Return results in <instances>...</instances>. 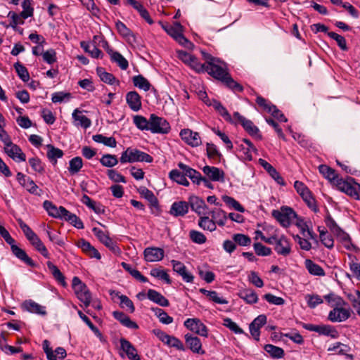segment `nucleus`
I'll use <instances>...</instances> for the list:
<instances>
[{
	"instance_id": "nucleus-64",
	"label": "nucleus",
	"mask_w": 360,
	"mask_h": 360,
	"mask_svg": "<svg viewBox=\"0 0 360 360\" xmlns=\"http://www.w3.org/2000/svg\"><path fill=\"white\" fill-rule=\"evenodd\" d=\"M255 101L263 110L268 113H270L274 109L275 105L261 96H257Z\"/></svg>"
},
{
	"instance_id": "nucleus-51",
	"label": "nucleus",
	"mask_w": 360,
	"mask_h": 360,
	"mask_svg": "<svg viewBox=\"0 0 360 360\" xmlns=\"http://www.w3.org/2000/svg\"><path fill=\"white\" fill-rule=\"evenodd\" d=\"M152 310L159 319L160 322L163 324H170L173 322L174 319L172 316H169L167 313L160 308H153Z\"/></svg>"
},
{
	"instance_id": "nucleus-61",
	"label": "nucleus",
	"mask_w": 360,
	"mask_h": 360,
	"mask_svg": "<svg viewBox=\"0 0 360 360\" xmlns=\"http://www.w3.org/2000/svg\"><path fill=\"white\" fill-rule=\"evenodd\" d=\"M14 68L18 77L23 81L27 82L30 79V74L27 69L20 63L17 62L14 64Z\"/></svg>"
},
{
	"instance_id": "nucleus-41",
	"label": "nucleus",
	"mask_w": 360,
	"mask_h": 360,
	"mask_svg": "<svg viewBox=\"0 0 360 360\" xmlns=\"http://www.w3.org/2000/svg\"><path fill=\"white\" fill-rule=\"evenodd\" d=\"M96 72L101 80L108 84H114L115 82L119 84V81L116 79L114 75L111 73L107 72L105 71L103 68H97Z\"/></svg>"
},
{
	"instance_id": "nucleus-19",
	"label": "nucleus",
	"mask_w": 360,
	"mask_h": 360,
	"mask_svg": "<svg viewBox=\"0 0 360 360\" xmlns=\"http://www.w3.org/2000/svg\"><path fill=\"white\" fill-rule=\"evenodd\" d=\"M120 342V349L125 353L130 360H141V357L139 355L136 349L129 340L124 338H121Z\"/></svg>"
},
{
	"instance_id": "nucleus-58",
	"label": "nucleus",
	"mask_w": 360,
	"mask_h": 360,
	"mask_svg": "<svg viewBox=\"0 0 360 360\" xmlns=\"http://www.w3.org/2000/svg\"><path fill=\"white\" fill-rule=\"evenodd\" d=\"M243 142L245 143L247 146V149L244 152L243 158L245 160L250 161L252 160V152L255 153V154H257L258 150L249 139H243Z\"/></svg>"
},
{
	"instance_id": "nucleus-63",
	"label": "nucleus",
	"mask_w": 360,
	"mask_h": 360,
	"mask_svg": "<svg viewBox=\"0 0 360 360\" xmlns=\"http://www.w3.org/2000/svg\"><path fill=\"white\" fill-rule=\"evenodd\" d=\"M222 200L228 206L233 208L235 210L240 212H243L245 211L244 207L233 198L228 195H223Z\"/></svg>"
},
{
	"instance_id": "nucleus-22",
	"label": "nucleus",
	"mask_w": 360,
	"mask_h": 360,
	"mask_svg": "<svg viewBox=\"0 0 360 360\" xmlns=\"http://www.w3.org/2000/svg\"><path fill=\"white\" fill-rule=\"evenodd\" d=\"M318 168L323 176L328 179L333 186H335L337 181L341 178L334 169L326 165H321Z\"/></svg>"
},
{
	"instance_id": "nucleus-23",
	"label": "nucleus",
	"mask_w": 360,
	"mask_h": 360,
	"mask_svg": "<svg viewBox=\"0 0 360 360\" xmlns=\"http://www.w3.org/2000/svg\"><path fill=\"white\" fill-rule=\"evenodd\" d=\"M77 245L91 258H96L97 259H100L101 258L99 252L86 240L83 238L79 239L77 242Z\"/></svg>"
},
{
	"instance_id": "nucleus-33",
	"label": "nucleus",
	"mask_w": 360,
	"mask_h": 360,
	"mask_svg": "<svg viewBox=\"0 0 360 360\" xmlns=\"http://www.w3.org/2000/svg\"><path fill=\"white\" fill-rule=\"evenodd\" d=\"M147 297L150 300L159 304L161 307H168L169 305V300L162 294L155 290H148Z\"/></svg>"
},
{
	"instance_id": "nucleus-14",
	"label": "nucleus",
	"mask_w": 360,
	"mask_h": 360,
	"mask_svg": "<svg viewBox=\"0 0 360 360\" xmlns=\"http://www.w3.org/2000/svg\"><path fill=\"white\" fill-rule=\"evenodd\" d=\"M144 259L148 262H154L162 260L165 256V252L162 248L149 247L143 251Z\"/></svg>"
},
{
	"instance_id": "nucleus-8",
	"label": "nucleus",
	"mask_w": 360,
	"mask_h": 360,
	"mask_svg": "<svg viewBox=\"0 0 360 360\" xmlns=\"http://www.w3.org/2000/svg\"><path fill=\"white\" fill-rule=\"evenodd\" d=\"M170 129L169 122L165 118L155 114L150 115L149 131L152 133L165 134L170 131Z\"/></svg>"
},
{
	"instance_id": "nucleus-18",
	"label": "nucleus",
	"mask_w": 360,
	"mask_h": 360,
	"mask_svg": "<svg viewBox=\"0 0 360 360\" xmlns=\"http://www.w3.org/2000/svg\"><path fill=\"white\" fill-rule=\"evenodd\" d=\"M266 323V316L264 314L259 315L250 324V332L254 339L257 341L259 340V329Z\"/></svg>"
},
{
	"instance_id": "nucleus-12",
	"label": "nucleus",
	"mask_w": 360,
	"mask_h": 360,
	"mask_svg": "<svg viewBox=\"0 0 360 360\" xmlns=\"http://www.w3.org/2000/svg\"><path fill=\"white\" fill-rule=\"evenodd\" d=\"M138 191L149 202L152 213L158 214L160 212V207L158 200L154 193L146 187H140Z\"/></svg>"
},
{
	"instance_id": "nucleus-62",
	"label": "nucleus",
	"mask_w": 360,
	"mask_h": 360,
	"mask_svg": "<svg viewBox=\"0 0 360 360\" xmlns=\"http://www.w3.org/2000/svg\"><path fill=\"white\" fill-rule=\"evenodd\" d=\"M34 248L39 252L44 257L49 258L50 255L40 238L37 236L30 243Z\"/></svg>"
},
{
	"instance_id": "nucleus-59",
	"label": "nucleus",
	"mask_w": 360,
	"mask_h": 360,
	"mask_svg": "<svg viewBox=\"0 0 360 360\" xmlns=\"http://www.w3.org/2000/svg\"><path fill=\"white\" fill-rule=\"evenodd\" d=\"M102 165L107 167H112L118 163V160L115 155L105 154L100 159Z\"/></svg>"
},
{
	"instance_id": "nucleus-53",
	"label": "nucleus",
	"mask_w": 360,
	"mask_h": 360,
	"mask_svg": "<svg viewBox=\"0 0 360 360\" xmlns=\"http://www.w3.org/2000/svg\"><path fill=\"white\" fill-rule=\"evenodd\" d=\"M133 121L136 127L140 130L149 131L150 119L147 120L142 115H135L133 117Z\"/></svg>"
},
{
	"instance_id": "nucleus-44",
	"label": "nucleus",
	"mask_w": 360,
	"mask_h": 360,
	"mask_svg": "<svg viewBox=\"0 0 360 360\" xmlns=\"http://www.w3.org/2000/svg\"><path fill=\"white\" fill-rule=\"evenodd\" d=\"M264 349L274 359H281L284 356V350L282 348L271 344L265 345Z\"/></svg>"
},
{
	"instance_id": "nucleus-11",
	"label": "nucleus",
	"mask_w": 360,
	"mask_h": 360,
	"mask_svg": "<svg viewBox=\"0 0 360 360\" xmlns=\"http://www.w3.org/2000/svg\"><path fill=\"white\" fill-rule=\"evenodd\" d=\"M351 316L349 307L345 306L335 307L330 311L328 319L331 322H342L348 319Z\"/></svg>"
},
{
	"instance_id": "nucleus-3",
	"label": "nucleus",
	"mask_w": 360,
	"mask_h": 360,
	"mask_svg": "<svg viewBox=\"0 0 360 360\" xmlns=\"http://www.w3.org/2000/svg\"><path fill=\"white\" fill-rule=\"evenodd\" d=\"M120 161L121 163H131L136 162H146L150 163L153 161V158L145 152L141 151L136 148L129 147L122 152Z\"/></svg>"
},
{
	"instance_id": "nucleus-50",
	"label": "nucleus",
	"mask_w": 360,
	"mask_h": 360,
	"mask_svg": "<svg viewBox=\"0 0 360 360\" xmlns=\"http://www.w3.org/2000/svg\"><path fill=\"white\" fill-rule=\"evenodd\" d=\"M110 59L112 62L116 63L122 70H126L129 66L127 60L117 51L111 53Z\"/></svg>"
},
{
	"instance_id": "nucleus-39",
	"label": "nucleus",
	"mask_w": 360,
	"mask_h": 360,
	"mask_svg": "<svg viewBox=\"0 0 360 360\" xmlns=\"http://www.w3.org/2000/svg\"><path fill=\"white\" fill-rule=\"evenodd\" d=\"M116 29L118 32V33L127 39L128 41H131V39L132 41H134V35L132 33V32L120 20H117L115 23Z\"/></svg>"
},
{
	"instance_id": "nucleus-6",
	"label": "nucleus",
	"mask_w": 360,
	"mask_h": 360,
	"mask_svg": "<svg viewBox=\"0 0 360 360\" xmlns=\"http://www.w3.org/2000/svg\"><path fill=\"white\" fill-rule=\"evenodd\" d=\"M357 184L355 179L352 177L347 176L345 179L343 178H340L338 181H337L335 186L340 191L346 193L351 198L359 200V195L357 193V186L356 185Z\"/></svg>"
},
{
	"instance_id": "nucleus-34",
	"label": "nucleus",
	"mask_w": 360,
	"mask_h": 360,
	"mask_svg": "<svg viewBox=\"0 0 360 360\" xmlns=\"http://www.w3.org/2000/svg\"><path fill=\"white\" fill-rule=\"evenodd\" d=\"M323 298L328 304L333 308L345 306L347 304L340 296L333 292H330L328 295H324Z\"/></svg>"
},
{
	"instance_id": "nucleus-46",
	"label": "nucleus",
	"mask_w": 360,
	"mask_h": 360,
	"mask_svg": "<svg viewBox=\"0 0 360 360\" xmlns=\"http://www.w3.org/2000/svg\"><path fill=\"white\" fill-rule=\"evenodd\" d=\"M92 139L96 143H103L106 146L115 148L117 146V141L112 136L106 137L102 134L94 135Z\"/></svg>"
},
{
	"instance_id": "nucleus-31",
	"label": "nucleus",
	"mask_w": 360,
	"mask_h": 360,
	"mask_svg": "<svg viewBox=\"0 0 360 360\" xmlns=\"http://www.w3.org/2000/svg\"><path fill=\"white\" fill-rule=\"evenodd\" d=\"M112 314L114 318L120 321L124 326L131 329H137L139 328L137 323L131 321L124 312L115 311Z\"/></svg>"
},
{
	"instance_id": "nucleus-54",
	"label": "nucleus",
	"mask_w": 360,
	"mask_h": 360,
	"mask_svg": "<svg viewBox=\"0 0 360 360\" xmlns=\"http://www.w3.org/2000/svg\"><path fill=\"white\" fill-rule=\"evenodd\" d=\"M63 219L69 221L77 229H84V224L82 220L76 214L70 213L69 211L67 214L63 216Z\"/></svg>"
},
{
	"instance_id": "nucleus-15",
	"label": "nucleus",
	"mask_w": 360,
	"mask_h": 360,
	"mask_svg": "<svg viewBox=\"0 0 360 360\" xmlns=\"http://www.w3.org/2000/svg\"><path fill=\"white\" fill-rule=\"evenodd\" d=\"M274 250L277 254L282 256H288L291 252V245L286 237L282 236L277 237L274 243Z\"/></svg>"
},
{
	"instance_id": "nucleus-24",
	"label": "nucleus",
	"mask_w": 360,
	"mask_h": 360,
	"mask_svg": "<svg viewBox=\"0 0 360 360\" xmlns=\"http://www.w3.org/2000/svg\"><path fill=\"white\" fill-rule=\"evenodd\" d=\"M337 240L340 242L344 248L349 251H356L357 248L352 242L349 235L342 229L334 234Z\"/></svg>"
},
{
	"instance_id": "nucleus-5",
	"label": "nucleus",
	"mask_w": 360,
	"mask_h": 360,
	"mask_svg": "<svg viewBox=\"0 0 360 360\" xmlns=\"http://www.w3.org/2000/svg\"><path fill=\"white\" fill-rule=\"evenodd\" d=\"M272 216L284 227L289 226L297 217L292 208L285 206L282 207L280 210H273Z\"/></svg>"
},
{
	"instance_id": "nucleus-48",
	"label": "nucleus",
	"mask_w": 360,
	"mask_h": 360,
	"mask_svg": "<svg viewBox=\"0 0 360 360\" xmlns=\"http://www.w3.org/2000/svg\"><path fill=\"white\" fill-rule=\"evenodd\" d=\"M234 93L242 92L243 87L241 84L235 81L230 74L221 82Z\"/></svg>"
},
{
	"instance_id": "nucleus-40",
	"label": "nucleus",
	"mask_w": 360,
	"mask_h": 360,
	"mask_svg": "<svg viewBox=\"0 0 360 360\" xmlns=\"http://www.w3.org/2000/svg\"><path fill=\"white\" fill-rule=\"evenodd\" d=\"M209 213L216 225L218 224L219 226L225 225L227 216L224 211L218 209L210 211Z\"/></svg>"
},
{
	"instance_id": "nucleus-20",
	"label": "nucleus",
	"mask_w": 360,
	"mask_h": 360,
	"mask_svg": "<svg viewBox=\"0 0 360 360\" xmlns=\"http://www.w3.org/2000/svg\"><path fill=\"white\" fill-rule=\"evenodd\" d=\"M203 173L213 181H224V172L218 167L206 165L202 168Z\"/></svg>"
},
{
	"instance_id": "nucleus-55",
	"label": "nucleus",
	"mask_w": 360,
	"mask_h": 360,
	"mask_svg": "<svg viewBox=\"0 0 360 360\" xmlns=\"http://www.w3.org/2000/svg\"><path fill=\"white\" fill-rule=\"evenodd\" d=\"M48 151H47V157L50 161H54V163H56V160L58 158H60L63 155V152L62 150L55 148L52 145H48Z\"/></svg>"
},
{
	"instance_id": "nucleus-27",
	"label": "nucleus",
	"mask_w": 360,
	"mask_h": 360,
	"mask_svg": "<svg viewBox=\"0 0 360 360\" xmlns=\"http://www.w3.org/2000/svg\"><path fill=\"white\" fill-rule=\"evenodd\" d=\"M126 101L133 111L137 112L141 108L140 95L135 91H129L126 95Z\"/></svg>"
},
{
	"instance_id": "nucleus-32",
	"label": "nucleus",
	"mask_w": 360,
	"mask_h": 360,
	"mask_svg": "<svg viewBox=\"0 0 360 360\" xmlns=\"http://www.w3.org/2000/svg\"><path fill=\"white\" fill-rule=\"evenodd\" d=\"M72 118L75 126H81L84 129H87L91 124L90 119H89L86 115H82V112L78 109H75L72 112Z\"/></svg>"
},
{
	"instance_id": "nucleus-45",
	"label": "nucleus",
	"mask_w": 360,
	"mask_h": 360,
	"mask_svg": "<svg viewBox=\"0 0 360 360\" xmlns=\"http://www.w3.org/2000/svg\"><path fill=\"white\" fill-rule=\"evenodd\" d=\"M198 226L203 230H207L211 232L215 231L217 229V226L215 222H214V220L207 216L200 217Z\"/></svg>"
},
{
	"instance_id": "nucleus-28",
	"label": "nucleus",
	"mask_w": 360,
	"mask_h": 360,
	"mask_svg": "<svg viewBox=\"0 0 360 360\" xmlns=\"http://www.w3.org/2000/svg\"><path fill=\"white\" fill-rule=\"evenodd\" d=\"M22 307L30 313H34L41 316L46 314V307L39 304L32 300H25L22 303Z\"/></svg>"
},
{
	"instance_id": "nucleus-35",
	"label": "nucleus",
	"mask_w": 360,
	"mask_h": 360,
	"mask_svg": "<svg viewBox=\"0 0 360 360\" xmlns=\"http://www.w3.org/2000/svg\"><path fill=\"white\" fill-rule=\"evenodd\" d=\"M318 231L319 232V238L321 243L327 248H333L334 246V240L332 235L328 233L324 227L321 229V227L319 226Z\"/></svg>"
},
{
	"instance_id": "nucleus-52",
	"label": "nucleus",
	"mask_w": 360,
	"mask_h": 360,
	"mask_svg": "<svg viewBox=\"0 0 360 360\" xmlns=\"http://www.w3.org/2000/svg\"><path fill=\"white\" fill-rule=\"evenodd\" d=\"M83 166V161L81 157H75L69 162L68 170L71 174H75L79 172Z\"/></svg>"
},
{
	"instance_id": "nucleus-7",
	"label": "nucleus",
	"mask_w": 360,
	"mask_h": 360,
	"mask_svg": "<svg viewBox=\"0 0 360 360\" xmlns=\"http://www.w3.org/2000/svg\"><path fill=\"white\" fill-rule=\"evenodd\" d=\"M233 119L235 120L233 123L241 124L246 132L251 136L257 140H262V136L259 132V128L251 120L246 119L238 112L233 113Z\"/></svg>"
},
{
	"instance_id": "nucleus-26",
	"label": "nucleus",
	"mask_w": 360,
	"mask_h": 360,
	"mask_svg": "<svg viewBox=\"0 0 360 360\" xmlns=\"http://www.w3.org/2000/svg\"><path fill=\"white\" fill-rule=\"evenodd\" d=\"M188 204L191 205L192 210L198 215L207 213L205 210L207 209V207L202 198L198 196H191L189 198Z\"/></svg>"
},
{
	"instance_id": "nucleus-37",
	"label": "nucleus",
	"mask_w": 360,
	"mask_h": 360,
	"mask_svg": "<svg viewBox=\"0 0 360 360\" xmlns=\"http://www.w3.org/2000/svg\"><path fill=\"white\" fill-rule=\"evenodd\" d=\"M92 231L98 239L106 247L110 248H114L113 241L104 231L97 227L93 228Z\"/></svg>"
},
{
	"instance_id": "nucleus-4",
	"label": "nucleus",
	"mask_w": 360,
	"mask_h": 360,
	"mask_svg": "<svg viewBox=\"0 0 360 360\" xmlns=\"http://www.w3.org/2000/svg\"><path fill=\"white\" fill-rule=\"evenodd\" d=\"M165 32L173 37L181 45L189 48L193 45L192 43L187 39L183 34V27L178 22H175L173 24H167L162 26Z\"/></svg>"
},
{
	"instance_id": "nucleus-10",
	"label": "nucleus",
	"mask_w": 360,
	"mask_h": 360,
	"mask_svg": "<svg viewBox=\"0 0 360 360\" xmlns=\"http://www.w3.org/2000/svg\"><path fill=\"white\" fill-rule=\"evenodd\" d=\"M3 142L5 144V152L10 158L15 161H25L26 156L25 153H22V150L18 146L11 142L8 136V141Z\"/></svg>"
},
{
	"instance_id": "nucleus-47",
	"label": "nucleus",
	"mask_w": 360,
	"mask_h": 360,
	"mask_svg": "<svg viewBox=\"0 0 360 360\" xmlns=\"http://www.w3.org/2000/svg\"><path fill=\"white\" fill-rule=\"evenodd\" d=\"M169 176L170 179L177 184L188 186L189 185L188 181L186 179V176L177 169H172Z\"/></svg>"
},
{
	"instance_id": "nucleus-57",
	"label": "nucleus",
	"mask_w": 360,
	"mask_h": 360,
	"mask_svg": "<svg viewBox=\"0 0 360 360\" xmlns=\"http://www.w3.org/2000/svg\"><path fill=\"white\" fill-rule=\"evenodd\" d=\"M18 222L27 239L30 243L37 237V235L21 219H18Z\"/></svg>"
},
{
	"instance_id": "nucleus-13",
	"label": "nucleus",
	"mask_w": 360,
	"mask_h": 360,
	"mask_svg": "<svg viewBox=\"0 0 360 360\" xmlns=\"http://www.w3.org/2000/svg\"><path fill=\"white\" fill-rule=\"evenodd\" d=\"M181 139L192 147L199 146L202 141L199 134L189 129H184L179 134Z\"/></svg>"
},
{
	"instance_id": "nucleus-56",
	"label": "nucleus",
	"mask_w": 360,
	"mask_h": 360,
	"mask_svg": "<svg viewBox=\"0 0 360 360\" xmlns=\"http://www.w3.org/2000/svg\"><path fill=\"white\" fill-rule=\"evenodd\" d=\"M32 0H24L22 3V11L20 13V16L22 19H27L33 15L34 8L32 6Z\"/></svg>"
},
{
	"instance_id": "nucleus-36",
	"label": "nucleus",
	"mask_w": 360,
	"mask_h": 360,
	"mask_svg": "<svg viewBox=\"0 0 360 360\" xmlns=\"http://www.w3.org/2000/svg\"><path fill=\"white\" fill-rule=\"evenodd\" d=\"M328 350L335 352L338 354L345 355L347 358L350 360H353L354 358L353 354H347L351 350L350 347L341 342H336L333 344V346L328 349Z\"/></svg>"
},
{
	"instance_id": "nucleus-49",
	"label": "nucleus",
	"mask_w": 360,
	"mask_h": 360,
	"mask_svg": "<svg viewBox=\"0 0 360 360\" xmlns=\"http://www.w3.org/2000/svg\"><path fill=\"white\" fill-rule=\"evenodd\" d=\"M132 81L135 86L146 91H148L151 86L150 82L141 75L134 76Z\"/></svg>"
},
{
	"instance_id": "nucleus-17",
	"label": "nucleus",
	"mask_w": 360,
	"mask_h": 360,
	"mask_svg": "<svg viewBox=\"0 0 360 360\" xmlns=\"http://www.w3.org/2000/svg\"><path fill=\"white\" fill-rule=\"evenodd\" d=\"M173 270L182 277V279L186 283H193L194 276L187 271L186 266L181 262L172 260Z\"/></svg>"
},
{
	"instance_id": "nucleus-21",
	"label": "nucleus",
	"mask_w": 360,
	"mask_h": 360,
	"mask_svg": "<svg viewBox=\"0 0 360 360\" xmlns=\"http://www.w3.org/2000/svg\"><path fill=\"white\" fill-rule=\"evenodd\" d=\"M184 338L188 347L193 353L200 354H205V351L202 349L201 341L198 337L193 336L190 333H187L184 335Z\"/></svg>"
},
{
	"instance_id": "nucleus-1",
	"label": "nucleus",
	"mask_w": 360,
	"mask_h": 360,
	"mask_svg": "<svg viewBox=\"0 0 360 360\" xmlns=\"http://www.w3.org/2000/svg\"><path fill=\"white\" fill-rule=\"evenodd\" d=\"M202 55L207 63L205 72L210 75L222 82L229 75L226 64L219 58L204 51Z\"/></svg>"
},
{
	"instance_id": "nucleus-38",
	"label": "nucleus",
	"mask_w": 360,
	"mask_h": 360,
	"mask_svg": "<svg viewBox=\"0 0 360 360\" xmlns=\"http://www.w3.org/2000/svg\"><path fill=\"white\" fill-rule=\"evenodd\" d=\"M239 297L250 304L257 303L258 301V296L257 293L252 289H244L240 290L239 292Z\"/></svg>"
},
{
	"instance_id": "nucleus-29",
	"label": "nucleus",
	"mask_w": 360,
	"mask_h": 360,
	"mask_svg": "<svg viewBox=\"0 0 360 360\" xmlns=\"http://www.w3.org/2000/svg\"><path fill=\"white\" fill-rule=\"evenodd\" d=\"M316 333L333 339H336L339 337V332L335 327L328 324L316 325Z\"/></svg>"
},
{
	"instance_id": "nucleus-16",
	"label": "nucleus",
	"mask_w": 360,
	"mask_h": 360,
	"mask_svg": "<svg viewBox=\"0 0 360 360\" xmlns=\"http://www.w3.org/2000/svg\"><path fill=\"white\" fill-rule=\"evenodd\" d=\"M43 207L47 211L48 214L54 218L63 219V216L68 213V210L64 207L60 206L57 207L52 202L49 200L44 202Z\"/></svg>"
},
{
	"instance_id": "nucleus-2",
	"label": "nucleus",
	"mask_w": 360,
	"mask_h": 360,
	"mask_svg": "<svg viewBox=\"0 0 360 360\" xmlns=\"http://www.w3.org/2000/svg\"><path fill=\"white\" fill-rule=\"evenodd\" d=\"M0 235L5 241L11 245L12 253L18 259L31 267L36 266L35 262L27 255L26 252L15 245V240L11 237L9 232L1 224Z\"/></svg>"
},
{
	"instance_id": "nucleus-25",
	"label": "nucleus",
	"mask_w": 360,
	"mask_h": 360,
	"mask_svg": "<svg viewBox=\"0 0 360 360\" xmlns=\"http://www.w3.org/2000/svg\"><path fill=\"white\" fill-rule=\"evenodd\" d=\"M188 202L186 201H177L172 203L169 213L174 217H183L188 213Z\"/></svg>"
},
{
	"instance_id": "nucleus-43",
	"label": "nucleus",
	"mask_w": 360,
	"mask_h": 360,
	"mask_svg": "<svg viewBox=\"0 0 360 360\" xmlns=\"http://www.w3.org/2000/svg\"><path fill=\"white\" fill-rule=\"evenodd\" d=\"M46 265L54 278L62 285L65 286L66 285L65 276L59 270V269L50 261L47 262Z\"/></svg>"
},
{
	"instance_id": "nucleus-9",
	"label": "nucleus",
	"mask_w": 360,
	"mask_h": 360,
	"mask_svg": "<svg viewBox=\"0 0 360 360\" xmlns=\"http://www.w3.org/2000/svg\"><path fill=\"white\" fill-rule=\"evenodd\" d=\"M184 326L200 336L206 338L208 335L207 326L198 319H187L184 321Z\"/></svg>"
},
{
	"instance_id": "nucleus-42",
	"label": "nucleus",
	"mask_w": 360,
	"mask_h": 360,
	"mask_svg": "<svg viewBox=\"0 0 360 360\" xmlns=\"http://www.w3.org/2000/svg\"><path fill=\"white\" fill-rule=\"evenodd\" d=\"M199 291L202 294H203V295H206L207 297H209V300L210 301H212L215 303L221 304L228 303V301L226 299L219 297L217 292H216L214 290H207L205 288H200L199 290Z\"/></svg>"
},
{
	"instance_id": "nucleus-30",
	"label": "nucleus",
	"mask_w": 360,
	"mask_h": 360,
	"mask_svg": "<svg viewBox=\"0 0 360 360\" xmlns=\"http://www.w3.org/2000/svg\"><path fill=\"white\" fill-rule=\"evenodd\" d=\"M96 44L97 43H95L94 40L91 43L82 41L80 42V46L92 58H102L103 54L102 53L101 51L96 46Z\"/></svg>"
},
{
	"instance_id": "nucleus-60",
	"label": "nucleus",
	"mask_w": 360,
	"mask_h": 360,
	"mask_svg": "<svg viewBox=\"0 0 360 360\" xmlns=\"http://www.w3.org/2000/svg\"><path fill=\"white\" fill-rule=\"evenodd\" d=\"M232 239L234 240L236 244L240 246H249L251 244V238L243 233H236L232 236Z\"/></svg>"
}]
</instances>
